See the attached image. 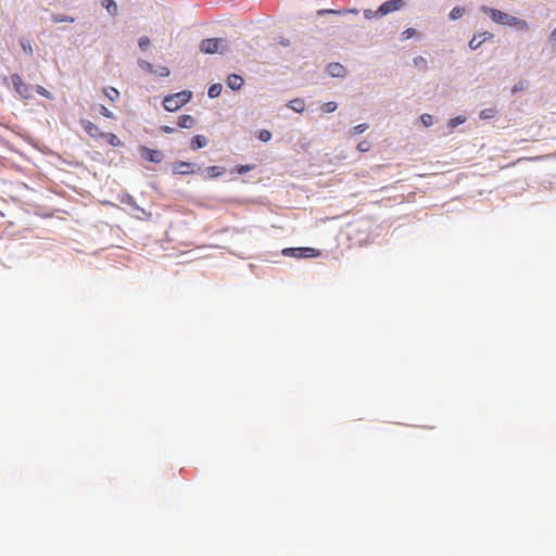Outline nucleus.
I'll list each match as a JSON object with an SVG mask.
<instances>
[{"mask_svg":"<svg viewBox=\"0 0 556 556\" xmlns=\"http://www.w3.org/2000/svg\"><path fill=\"white\" fill-rule=\"evenodd\" d=\"M481 10H482V12L488 14L494 23H497L501 25H507V26H515L520 30H526L529 27L528 23L526 21L515 17L513 15H509V14L502 12L497 9H493V8L483 5L481 8Z\"/></svg>","mask_w":556,"mask_h":556,"instance_id":"f257e3e1","label":"nucleus"},{"mask_svg":"<svg viewBox=\"0 0 556 556\" xmlns=\"http://www.w3.org/2000/svg\"><path fill=\"white\" fill-rule=\"evenodd\" d=\"M192 98V92L184 90L177 93L168 94L163 100L164 109L168 112H175L187 104Z\"/></svg>","mask_w":556,"mask_h":556,"instance_id":"f03ea898","label":"nucleus"},{"mask_svg":"<svg viewBox=\"0 0 556 556\" xmlns=\"http://www.w3.org/2000/svg\"><path fill=\"white\" fill-rule=\"evenodd\" d=\"M11 84L14 88V90L23 98V99H30L33 97L31 88L25 84L22 79V77L18 74H12L11 77Z\"/></svg>","mask_w":556,"mask_h":556,"instance_id":"7ed1b4c3","label":"nucleus"},{"mask_svg":"<svg viewBox=\"0 0 556 556\" xmlns=\"http://www.w3.org/2000/svg\"><path fill=\"white\" fill-rule=\"evenodd\" d=\"M405 5L406 2L404 0H388L378 8V14L382 18L390 13L402 10Z\"/></svg>","mask_w":556,"mask_h":556,"instance_id":"20e7f679","label":"nucleus"},{"mask_svg":"<svg viewBox=\"0 0 556 556\" xmlns=\"http://www.w3.org/2000/svg\"><path fill=\"white\" fill-rule=\"evenodd\" d=\"M283 255L293 257H315L319 251L314 248H289L282 251Z\"/></svg>","mask_w":556,"mask_h":556,"instance_id":"39448f33","label":"nucleus"},{"mask_svg":"<svg viewBox=\"0 0 556 556\" xmlns=\"http://www.w3.org/2000/svg\"><path fill=\"white\" fill-rule=\"evenodd\" d=\"M224 40L220 38H206L203 39L200 43V50L203 53L213 54L218 52L220 48L224 46Z\"/></svg>","mask_w":556,"mask_h":556,"instance_id":"423d86ee","label":"nucleus"},{"mask_svg":"<svg viewBox=\"0 0 556 556\" xmlns=\"http://www.w3.org/2000/svg\"><path fill=\"white\" fill-rule=\"evenodd\" d=\"M139 151H140V155L144 160L153 162V163H160L163 159V154L159 150L150 149L147 147H140Z\"/></svg>","mask_w":556,"mask_h":556,"instance_id":"0eeeda50","label":"nucleus"},{"mask_svg":"<svg viewBox=\"0 0 556 556\" xmlns=\"http://www.w3.org/2000/svg\"><path fill=\"white\" fill-rule=\"evenodd\" d=\"M81 126L84 130L92 138H101L103 131L90 121H81Z\"/></svg>","mask_w":556,"mask_h":556,"instance_id":"6e6552de","label":"nucleus"},{"mask_svg":"<svg viewBox=\"0 0 556 556\" xmlns=\"http://www.w3.org/2000/svg\"><path fill=\"white\" fill-rule=\"evenodd\" d=\"M195 164L190 162H178L174 165V172L180 175H189L194 173Z\"/></svg>","mask_w":556,"mask_h":556,"instance_id":"1a4fd4ad","label":"nucleus"},{"mask_svg":"<svg viewBox=\"0 0 556 556\" xmlns=\"http://www.w3.org/2000/svg\"><path fill=\"white\" fill-rule=\"evenodd\" d=\"M226 84L231 90H239L243 85V78L240 75L230 74L227 77Z\"/></svg>","mask_w":556,"mask_h":556,"instance_id":"9d476101","label":"nucleus"},{"mask_svg":"<svg viewBox=\"0 0 556 556\" xmlns=\"http://www.w3.org/2000/svg\"><path fill=\"white\" fill-rule=\"evenodd\" d=\"M328 73L332 77H343L345 75V68L340 63H330L328 65Z\"/></svg>","mask_w":556,"mask_h":556,"instance_id":"9b49d317","label":"nucleus"},{"mask_svg":"<svg viewBox=\"0 0 556 556\" xmlns=\"http://www.w3.org/2000/svg\"><path fill=\"white\" fill-rule=\"evenodd\" d=\"M491 37H492V35L489 33H483V34L473 36V38L469 42L470 49H472V50L478 49L483 41H485L488 38H491Z\"/></svg>","mask_w":556,"mask_h":556,"instance_id":"f8f14e48","label":"nucleus"},{"mask_svg":"<svg viewBox=\"0 0 556 556\" xmlns=\"http://www.w3.org/2000/svg\"><path fill=\"white\" fill-rule=\"evenodd\" d=\"M194 124H195L194 118L191 115L184 114L178 117L177 125L180 128L190 129L194 126Z\"/></svg>","mask_w":556,"mask_h":556,"instance_id":"ddd939ff","label":"nucleus"},{"mask_svg":"<svg viewBox=\"0 0 556 556\" xmlns=\"http://www.w3.org/2000/svg\"><path fill=\"white\" fill-rule=\"evenodd\" d=\"M207 142L208 141H207L206 137H204L203 135H197L192 138L190 148L192 150H198V149L206 147Z\"/></svg>","mask_w":556,"mask_h":556,"instance_id":"4468645a","label":"nucleus"},{"mask_svg":"<svg viewBox=\"0 0 556 556\" xmlns=\"http://www.w3.org/2000/svg\"><path fill=\"white\" fill-rule=\"evenodd\" d=\"M206 174H207V177L210 178H216V177H219L222 176L223 174H225L226 169L222 166H216V165H213V166H208L206 169H205Z\"/></svg>","mask_w":556,"mask_h":556,"instance_id":"2eb2a0df","label":"nucleus"},{"mask_svg":"<svg viewBox=\"0 0 556 556\" xmlns=\"http://www.w3.org/2000/svg\"><path fill=\"white\" fill-rule=\"evenodd\" d=\"M326 13L343 15V14H346V13L358 14L359 11L357 9H349V10H332V9H329V10H319L318 11L319 15L326 14Z\"/></svg>","mask_w":556,"mask_h":556,"instance_id":"dca6fc26","label":"nucleus"},{"mask_svg":"<svg viewBox=\"0 0 556 556\" xmlns=\"http://www.w3.org/2000/svg\"><path fill=\"white\" fill-rule=\"evenodd\" d=\"M101 138L105 139L106 142L112 147H119L122 146L121 140L115 134L112 132H103Z\"/></svg>","mask_w":556,"mask_h":556,"instance_id":"f3484780","label":"nucleus"},{"mask_svg":"<svg viewBox=\"0 0 556 556\" xmlns=\"http://www.w3.org/2000/svg\"><path fill=\"white\" fill-rule=\"evenodd\" d=\"M103 93L112 102H115L119 99V91L114 87H105L103 89Z\"/></svg>","mask_w":556,"mask_h":556,"instance_id":"a211bd4d","label":"nucleus"},{"mask_svg":"<svg viewBox=\"0 0 556 556\" xmlns=\"http://www.w3.org/2000/svg\"><path fill=\"white\" fill-rule=\"evenodd\" d=\"M413 63L420 71H427L428 70V62L421 55L415 56L414 60H413Z\"/></svg>","mask_w":556,"mask_h":556,"instance_id":"6ab92c4d","label":"nucleus"},{"mask_svg":"<svg viewBox=\"0 0 556 556\" xmlns=\"http://www.w3.org/2000/svg\"><path fill=\"white\" fill-rule=\"evenodd\" d=\"M222 89L223 87L220 84H213L207 90V96L212 99L217 98L220 94Z\"/></svg>","mask_w":556,"mask_h":556,"instance_id":"aec40b11","label":"nucleus"},{"mask_svg":"<svg viewBox=\"0 0 556 556\" xmlns=\"http://www.w3.org/2000/svg\"><path fill=\"white\" fill-rule=\"evenodd\" d=\"M290 108L295 112H303L305 109L304 101L302 99H293L290 101Z\"/></svg>","mask_w":556,"mask_h":556,"instance_id":"412c9836","label":"nucleus"},{"mask_svg":"<svg viewBox=\"0 0 556 556\" xmlns=\"http://www.w3.org/2000/svg\"><path fill=\"white\" fill-rule=\"evenodd\" d=\"M102 4L110 12V14H117V4L114 0H103Z\"/></svg>","mask_w":556,"mask_h":556,"instance_id":"4be33fe9","label":"nucleus"},{"mask_svg":"<svg viewBox=\"0 0 556 556\" xmlns=\"http://www.w3.org/2000/svg\"><path fill=\"white\" fill-rule=\"evenodd\" d=\"M496 114H497L496 109L489 108V109H484L480 112V117L482 119H491V118L495 117Z\"/></svg>","mask_w":556,"mask_h":556,"instance_id":"5701e85b","label":"nucleus"},{"mask_svg":"<svg viewBox=\"0 0 556 556\" xmlns=\"http://www.w3.org/2000/svg\"><path fill=\"white\" fill-rule=\"evenodd\" d=\"M364 17H365L366 20H374V18L379 20V18H381V17H380V14H378V9H377V10H375V11H372V10H370V9H366V10H364Z\"/></svg>","mask_w":556,"mask_h":556,"instance_id":"b1692460","label":"nucleus"},{"mask_svg":"<svg viewBox=\"0 0 556 556\" xmlns=\"http://www.w3.org/2000/svg\"><path fill=\"white\" fill-rule=\"evenodd\" d=\"M337 108H338L337 103L333 101H330V102L324 103L321 106V110L325 113H331V112H334L337 110Z\"/></svg>","mask_w":556,"mask_h":556,"instance_id":"393cba45","label":"nucleus"},{"mask_svg":"<svg viewBox=\"0 0 556 556\" xmlns=\"http://www.w3.org/2000/svg\"><path fill=\"white\" fill-rule=\"evenodd\" d=\"M52 22L53 23H62V22L73 23L74 18L71 16H66V15H53Z\"/></svg>","mask_w":556,"mask_h":556,"instance_id":"a878e982","label":"nucleus"},{"mask_svg":"<svg viewBox=\"0 0 556 556\" xmlns=\"http://www.w3.org/2000/svg\"><path fill=\"white\" fill-rule=\"evenodd\" d=\"M138 45H139V48L142 50V51H146L149 46H150V39L149 37L147 36H142L139 38V41H138Z\"/></svg>","mask_w":556,"mask_h":556,"instance_id":"bb28decb","label":"nucleus"},{"mask_svg":"<svg viewBox=\"0 0 556 556\" xmlns=\"http://www.w3.org/2000/svg\"><path fill=\"white\" fill-rule=\"evenodd\" d=\"M416 35V29L414 28H407L401 34L402 40H407L413 38Z\"/></svg>","mask_w":556,"mask_h":556,"instance_id":"cd10ccee","label":"nucleus"},{"mask_svg":"<svg viewBox=\"0 0 556 556\" xmlns=\"http://www.w3.org/2000/svg\"><path fill=\"white\" fill-rule=\"evenodd\" d=\"M258 139L263 142H267L271 139V132L269 130L263 129L258 132Z\"/></svg>","mask_w":556,"mask_h":556,"instance_id":"c85d7f7f","label":"nucleus"},{"mask_svg":"<svg viewBox=\"0 0 556 556\" xmlns=\"http://www.w3.org/2000/svg\"><path fill=\"white\" fill-rule=\"evenodd\" d=\"M368 129V124H359L351 129V135L362 134Z\"/></svg>","mask_w":556,"mask_h":556,"instance_id":"c756f323","label":"nucleus"},{"mask_svg":"<svg viewBox=\"0 0 556 556\" xmlns=\"http://www.w3.org/2000/svg\"><path fill=\"white\" fill-rule=\"evenodd\" d=\"M527 85L528 83L526 80H519L516 85H514L511 92L516 93L518 91H522L523 89H526Z\"/></svg>","mask_w":556,"mask_h":556,"instance_id":"7c9ffc66","label":"nucleus"},{"mask_svg":"<svg viewBox=\"0 0 556 556\" xmlns=\"http://www.w3.org/2000/svg\"><path fill=\"white\" fill-rule=\"evenodd\" d=\"M138 65H139L142 70H144V71H148V72H151V73H152V72H154V71H153V65H152L150 62L146 61V60H139V61H138Z\"/></svg>","mask_w":556,"mask_h":556,"instance_id":"2f4dec72","label":"nucleus"},{"mask_svg":"<svg viewBox=\"0 0 556 556\" xmlns=\"http://www.w3.org/2000/svg\"><path fill=\"white\" fill-rule=\"evenodd\" d=\"M420 118L426 127H429L433 124V117L430 114H422Z\"/></svg>","mask_w":556,"mask_h":556,"instance_id":"473e14b6","label":"nucleus"},{"mask_svg":"<svg viewBox=\"0 0 556 556\" xmlns=\"http://www.w3.org/2000/svg\"><path fill=\"white\" fill-rule=\"evenodd\" d=\"M463 12H464V10H463V9H460V8H454V9L451 11V13H450V17H451L452 20H457V18H459V17L463 15Z\"/></svg>","mask_w":556,"mask_h":556,"instance_id":"72a5a7b5","label":"nucleus"},{"mask_svg":"<svg viewBox=\"0 0 556 556\" xmlns=\"http://www.w3.org/2000/svg\"><path fill=\"white\" fill-rule=\"evenodd\" d=\"M36 91L42 96V97H46L48 99H52V94L50 93V91H48L46 88H43L42 86H37L36 87Z\"/></svg>","mask_w":556,"mask_h":556,"instance_id":"f704fd0d","label":"nucleus"},{"mask_svg":"<svg viewBox=\"0 0 556 556\" xmlns=\"http://www.w3.org/2000/svg\"><path fill=\"white\" fill-rule=\"evenodd\" d=\"M253 167H254L253 165H239V166H237L236 172L238 174H245V173L252 170Z\"/></svg>","mask_w":556,"mask_h":556,"instance_id":"c9c22d12","label":"nucleus"},{"mask_svg":"<svg viewBox=\"0 0 556 556\" xmlns=\"http://www.w3.org/2000/svg\"><path fill=\"white\" fill-rule=\"evenodd\" d=\"M100 113L108 118H115L114 114L104 105L100 106Z\"/></svg>","mask_w":556,"mask_h":556,"instance_id":"e433bc0d","label":"nucleus"},{"mask_svg":"<svg viewBox=\"0 0 556 556\" xmlns=\"http://www.w3.org/2000/svg\"><path fill=\"white\" fill-rule=\"evenodd\" d=\"M465 121H466V118H465V117H463V116H457V117L452 118V119L450 121V126H451V127H456L457 125L463 124Z\"/></svg>","mask_w":556,"mask_h":556,"instance_id":"4c0bfd02","label":"nucleus"},{"mask_svg":"<svg viewBox=\"0 0 556 556\" xmlns=\"http://www.w3.org/2000/svg\"><path fill=\"white\" fill-rule=\"evenodd\" d=\"M358 151L367 152L370 149V143L368 141H361L357 146Z\"/></svg>","mask_w":556,"mask_h":556,"instance_id":"58836bf2","label":"nucleus"},{"mask_svg":"<svg viewBox=\"0 0 556 556\" xmlns=\"http://www.w3.org/2000/svg\"><path fill=\"white\" fill-rule=\"evenodd\" d=\"M157 74L162 77H166L170 74L169 68L166 66H161L157 71Z\"/></svg>","mask_w":556,"mask_h":556,"instance_id":"ea45409f","label":"nucleus"},{"mask_svg":"<svg viewBox=\"0 0 556 556\" xmlns=\"http://www.w3.org/2000/svg\"><path fill=\"white\" fill-rule=\"evenodd\" d=\"M160 130L165 134H173L175 131V128L170 126H161Z\"/></svg>","mask_w":556,"mask_h":556,"instance_id":"a19ab883","label":"nucleus"},{"mask_svg":"<svg viewBox=\"0 0 556 556\" xmlns=\"http://www.w3.org/2000/svg\"><path fill=\"white\" fill-rule=\"evenodd\" d=\"M22 46H23V49H24L25 51H27V50H28V53H29V54L31 53V47H30V45H29V43H28L27 46H26L25 43H23Z\"/></svg>","mask_w":556,"mask_h":556,"instance_id":"79ce46f5","label":"nucleus"}]
</instances>
